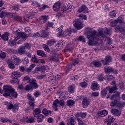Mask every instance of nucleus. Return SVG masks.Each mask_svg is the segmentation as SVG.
I'll return each mask as SVG.
<instances>
[{
  "label": "nucleus",
  "mask_w": 125,
  "mask_h": 125,
  "mask_svg": "<svg viewBox=\"0 0 125 125\" xmlns=\"http://www.w3.org/2000/svg\"><path fill=\"white\" fill-rule=\"evenodd\" d=\"M86 37L88 40V44L90 46L99 45V38L97 36V31L92 29H89L87 31Z\"/></svg>",
  "instance_id": "1"
},
{
  "label": "nucleus",
  "mask_w": 125,
  "mask_h": 125,
  "mask_svg": "<svg viewBox=\"0 0 125 125\" xmlns=\"http://www.w3.org/2000/svg\"><path fill=\"white\" fill-rule=\"evenodd\" d=\"M124 23V19H123V17H119L117 20L111 21L110 22V24H111L112 27H115V26H116L115 27V30H117V31H120L123 34V35H125V26L124 27H122V25H123V23Z\"/></svg>",
  "instance_id": "2"
},
{
  "label": "nucleus",
  "mask_w": 125,
  "mask_h": 125,
  "mask_svg": "<svg viewBox=\"0 0 125 125\" xmlns=\"http://www.w3.org/2000/svg\"><path fill=\"white\" fill-rule=\"evenodd\" d=\"M3 91L4 92L3 94V96L7 97L9 96L10 98H12L14 97L17 98L18 94L17 92L15 91L14 88L10 85H4L3 87Z\"/></svg>",
  "instance_id": "3"
},
{
  "label": "nucleus",
  "mask_w": 125,
  "mask_h": 125,
  "mask_svg": "<svg viewBox=\"0 0 125 125\" xmlns=\"http://www.w3.org/2000/svg\"><path fill=\"white\" fill-rule=\"evenodd\" d=\"M29 83V84H27L24 88L25 90H26V91L29 92L30 90H33L34 88L37 89L39 87V85H38L36 79H30Z\"/></svg>",
  "instance_id": "4"
},
{
  "label": "nucleus",
  "mask_w": 125,
  "mask_h": 125,
  "mask_svg": "<svg viewBox=\"0 0 125 125\" xmlns=\"http://www.w3.org/2000/svg\"><path fill=\"white\" fill-rule=\"evenodd\" d=\"M31 48V44L29 43H25L23 46L19 47L18 51L19 55H24L26 54V49L30 50Z\"/></svg>",
  "instance_id": "5"
},
{
  "label": "nucleus",
  "mask_w": 125,
  "mask_h": 125,
  "mask_svg": "<svg viewBox=\"0 0 125 125\" xmlns=\"http://www.w3.org/2000/svg\"><path fill=\"white\" fill-rule=\"evenodd\" d=\"M83 20L81 19H78L74 21V26L78 30H81L83 27Z\"/></svg>",
  "instance_id": "6"
},
{
  "label": "nucleus",
  "mask_w": 125,
  "mask_h": 125,
  "mask_svg": "<svg viewBox=\"0 0 125 125\" xmlns=\"http://www.w3.org/2000/svg\"><path fill=\"white\" fill-rule=\"evenodd\" d=\"M53 24H54L53 23L50 21H48L46 23L45 25V29L41 31V34L43 38H46V37H47V34H46V31L48 30L49 27H52V26H53Z\"/></svg>",
  "instance_id": "7"
},
{
  "label": "nucleus",
  "mask_w": 125,
  "mask_h": 125,
  "mask_svg": "<svg viewBox=\"0 0 125 125\" xmlns=\"http://www.w3.org/2000/svg\"><path fill=\"white\" fill-rule=\"evenodd\" d=\"M27 99L29 100V106L31 107V109H34V107L35 106V98L32 97L31 94H28L27 95Z\"/></svg>",
  "instance_id": "8"
},
{
  "label": "nucleus",
  "mask_w": 125,
  "mask_h": 125,
  "mask_svg": "<svg viewBox=\"0 0 125 125\" xmlns=\"http://www.w3.org/2000/svg\"><path fill=\"white\" fill-rule=\"evenodd\" d=\"M62 29H63V27L61 26L59 28L57 29V31H58V34L59 36H62L63 35V34H64V36H70L71 35V31L66 30L63 33V30H62Z\"/></svg>",
  "instance_id": "9"
},
{
  "label": "nucleus",
  "mask_w": 125,
  "mask_h": 125,
  "mask_svg": "<svg viewBox=\"0 0 125 125\" xmlns=\"http://www.w3.org/2000/svg\"><path fill=\"white\" fill-rule=\"evenodd\" d=\"M12 62H14V63L17 66H18V65H20L21 63V60L19 58H18L17 57L15 56H13L11 57V60Z\"/></svg>",
  "instance_id": "10"
},
{
  "label": "nucleus",
  "mask_w": 125,
  "mask_h": 125,
  "mask_svg": "<svg viewBox=\"0 0 125 125\" xmlns=\"http://www.w3.org/2000/svg\"><path fill=\"white\" fill-rule=\"evenodd\" d=\"M22 75L18 71H14L11 73V77L12 79L17 80L18 78H20Z\"/></svg>",
  "instance_id": "11"
},
{
  "label": "nucleus",
  "mask_w": 125,
  "mask_h": 125,
  "mask_svg": "<svg viewBox=\"0 0 125 125\" xmlns=\"http://www.w3.org/2000/svg\"><path fill=\"white\" fill-rule=\"evenodd\" d=\"M31 62L36 64H41L42 63V59H38L35 55H34L31 59Z\"/></svg>",
  "instance_id": "12"
},
{
  "label": "nucleus",
  "mask_w": 125,
  "mask_h": 125,
  "mask_svg": "<svg viewBox=\"0 0 125 125\" xmlns=\"http://www.w3.org/2000/svg\"><path fill=\"white\" fill-rule=\"evenodd\" d=\"M105 71H106L107 73H113L115 75L118 74V71L117 70H114L112 67H104Z\"/></svg>",
  "instance_id": "13"
},
{
  "label": "nucleus",
  "mask_w": 125,
  "mask_h": 125,
  "mask_svg": "<svg viewBox=\"0 0 125 125\" xmlns=\"http://www.w3.org/2000/svg\"><path fill=\"white\" fill-rule=\"evenodd\" d=\"M82 105L83 108H86V107L89 105V100L87 99V98L85 97L83 99L82 101Z\"/></svg>",
  "instance_id": "14"
},
{
  "label": "nucleus",
  "mask_w": 125,
  "mask_h": 125,
  "mask_svg": "<svg viewBox=\"0 0 125 125\" xmlns=\"http://www.w3.org/2000/svg\"><path fill=\"white\" fill-rule=\"evenodd\" d=\"M34 15V14L25 15L23 16L24 20L27 22H31L32 19H33V16Z\"/></svg>",
  "instance_id": "15"
},
{
  "label": "nucleus",
  "mask_w": 125,
  "mask_h": 125,
  "mask_svg": "<svg viewBox=\"0 0 125 125\" xmlns=\"http://www.w3.org/2000/svg\"><path fill=\"white\" fill-rule=\"evenodd\" d=\"M59 57V55H58V54H54L48 58V60L50 61H58Z\"/></svg>",
  "instance_id": "16"
},
{
  "label": "nucleus",
  "mask_w": 125,
  "mask_h": 125,
  "mask_svg": "<svg viewBox=\"0 0 125 125\" xmlns=\"http://www.w3.org/2000/svg\"><path fill=\"white\" fill-rule=\"evenodd\" d=\"M112 61V58L110 56H107L105 57L104 60H102V62H103V64L104 65H107L109 62H111Z\"/></svg>",
  "instance_id": "17"
},
{
  "label": "nucleus",
  "mask_w": 125,
  "mask_h": 125,
  "mask_svg": "<svg viewBox=\"0 0 125 125\" xmlns=\"http://www.w3.org/2000/svg\"><path fill=\"white\" fill-rule=\"evenodd\" d=\"M90 66H91V67L99 68L101 67V63H100L99 61H94L90 63Z\"/></svg>",
  "instance_id": "18"
},
{
  "label": "nucleus",
  "mask_w": 125,
  "mask_h": 125,
  "mask_svg": "<svg viewBox=\"0 0 125 125\" xmlns=\"http://www.w3.org/2000/svg\"><path fill=\"white\" fill-rule=\"evenodd\" d=\"M18 30L16 31V33H17V35L19 36L20 38H21V39H24L26 40L27 38H28V36L24 32H17Z\"/></svg>",
  "instance_id": "19"
},
{
  "label": "nucleus",
  "mask_w": 125,
  "mask_h": 125,
  "mask_svg": "<svg viewBox=\"0 0 125 125\" xmlns=\"http://www.w3.org/2000/svg\"><path fill=\"white\" fill-rule=\"evenodd\" d=\"M91 88L92 90H98V88H99V85H98L96 82H93V83H92Z\"/></svg>",
  "instance_id": "20"
},
{
  "label": "nucleus",
  "mask_w": 125,
  "mask_h": 125,
  "mask_svg": "<svg viewBox=\"0 0 125 125\" xmlns=\"http://www.w3.org/2000/svg\"><path fill=\"white\" fill-rule=\"evenodd\" d=\"M73 6L70 4L67 5V7L62 8L63 11H66V12H71L73 10Z\"/></svg>",
  "instance_id": "21"
},
{
  "label": "nucleus",
  "mask_w": 125,
  "mask_h": 125,
  "mask_svg": "<svg viewBox=\"0 0 125 125\" xmlns=\"http://www.w3.org/2000/svg\"><path fill=\"white\" fill-rule=\"evenodd\" d=\"M108 87L103 89L101 92L102 97H103V98L105 97V96L107 95V92H108Z\"/></svg>",
  "instance_id": "22"
},
{
  "label": "nucleus",
  "mask_w": 125,
  "mask_h": 125,
  "mask_svg": "<svg viewBox=\"0 0 125 125\" xmlns=\"http://www.w3.org/2000/svg\"><path fill=\"white\" fill-rule=\"evenodd\" d=\"M12 62H12L11 60L8 59L7 63L8 67L9 68H10V69H14V68H15V65L13 63H12Z\"/></svg>",
  "instance_id": "23"
},
{
  "label": "nucleus",
  "mask_w": 125,
  "mask_h": 125,
  "mask_svg": "<svg viewBox=\"0 0 125 125\" xmlns=\"http://www.w3.org/2000/svg\"><path fill=\"white\" fill-rule=\"evenodd\" d=\"M47 21V17L46 16H43L41 17L40 19V22L41 24H43Z\"/></svg>",
  "instance_id": "24"
},
{
  "label": "nucleus",
  "mask_w": 125,
  "mask_h": 125,
  "mask_svg": "<svg viewBox=\"0 0 125 125\" xmlns=\"http://www.w3.org/2000/svg\"><path fill=\"white\" fill-rule=\"evenodd\" d=\"M98 114L99 116L105 117V116H107L108 115V111L105 110H104L103 111H99Z\"/></svg>",
  "instance_id": "25"
},
{
  "label": "nucleus",
  "mask_w": 125,
  "mask_h": 125,
  "mask_svg": "<svg viewBox=\"0 0 125 125\" xmlns=\"http://www.w3.org/2000/svg\"><path fill=\"white\" fill-rule=\"evenodd\" d=\"M53 8L54 11H58L60 9V3H55L53 6Z\"/></svg>",
  "instance_id": "26"
},
{
  "label": "nucleus",
  "mask_w": 125,
  "mask_h": 125,
  "mask_svg": "<svg viewBox=\"0 0 125 125\" xmlns=\"http://www.w3.org/2000/svg\"><path fill=\"white\" fill-rule=\"evenodd\" d=\"M76 117L79 118V117H81L82 119H84L86 117V112L83 113V112H79L76 114Z\"/></svg>",
  "instance_id": "27"
},
{
  "label": "nucleus",
  "mask_w": 125,
  "mask_h": 125,
  "mask_svg": "<svg viewBox=\"0 0 125 125\" xmlns=\"http://www.w3.org/2000/svg\"><path fill=\"white\" fill-rule=\"evenodd\" d=\"M85 11H86V6L84 5H82L78 10V12H79V13L85 12Z\"/></svg>",
  "instance_id": "28"
},
{
  "label": "nucleus",
  "mask_w": 125,
  "mask_h": 125,
  "mask_svg": "<svg viewBox=\"0 0 125 125\" xmlns=\"http://www.w3.org/2000/svg\"><path fill=\"white\" fill-rule=\"evenodd\" d=\"M14 18L17 21H19V22H20V23H21V24H25V21H22V18H21V17H19L18 16H15L14 17Z\"/></svg>",
  "instance_id": "29"
},
{
  "label": "nucleus",
  "mask_w": 125,
  "mask_h": 125,
  "mask_svg": "<svg viewBox=\"0 0 125 125\" xmlns=\"http://www.w3.org/2000/svg\"><path fill=\"white\" fill-rule=\"evenodd\" d=\"M24 123H27V124L35 123V119L33 118H30L28 119V117L25 118V121H24Z\"/></svg>",
  "instance_id": "30"
},
{
  "label": "nucleus",
  "mask_w": 125,
  "mask_h": 125,
  "mask_svg": "<svg viewBox=\"0 0 125 125\" xmlns=\"http://www.w3.org/2000/svg\"><path fill=\"white\" fill-rule=\"evenodd\" d=\"M67 125H75L76 123H75V120H74V117H71L68 119Z\"/></svg>",
  "instance_id": "31"
},
{
  "label": "nucleus",
  "mask_w": 125,
  "mask_h": 125,
  "mask_svg": "<svg viewBox=\"0 0 125 125\" xmlns=\"http://www.w3.org/2000/svg\"><path fill=\"white\" fill-rule=\"evenodd\" d=\"M111 111L113 115H114L115 116H120V115H121V112L118 109H112Z\"/></svg>",
  "instance_id": "32"
},
{
  "label": "nucleus",
  "mask_w": 125,
  "mask_h": 125,
  "mask_svg": "<svg viewBox=\"0 0 125 125\" xmlns=\"http://www.w3.org/2000/svg\"><path fill=\"white\" fill-rule=\"evenodd\" d=\"M55 42H56V41H55L54 39H51V40H48L47 42V45H48V46H51L53 45V44H54Z\"/></svg>",
  "instance_id": "33"
},
{
  "label": "nucleus",
  "mask_w": 125,
  "mask_h": 125,
  "mask_svg": "<svg viewBox=\"0 0 125 125\" xmlns=\"http://www.w3.org/2000/svg\"><path fill=\"white\" fill-rule=\"evenodd\" d=\"M54 102L57 104H59L61 106H64V104H65L64 101L62 100H58V99H56L54 101Z\"/></svg>",
  "instance_id": "34"
},
{
  "label": "nucleus",
  "mask_w": 125,
  "mask_h": 125,
  "mask_svg": "<svg viewBox=\"0 0 125 125\" xmlns=\"http://www.w3.org/2000/svg\"><path fill=\"white\" fill-rule=\"evenodd\" d=\"M33 110V115L34 117H36V115H39V114H41V109L40 108H36L34 110V108L32 109Z\"/></svg>",
  "instance_id": "35"
},
{
  "label": "nucleus",
  "mask_w": 125,
  "mask_h": 125,
  "mask_svg": "<svg viewBox=\"0 0 125 125\" xmlns=\"http://www.w3.org/2000/svg\"><path fill=\"white\" fill-rule=\"evenodd\" d=\"M37 55H38L39 56H42V57H45L46 56V55L44 54V52L43 51H42L41 50H38L37 51Z\"/></svg>",
  "instance_id": "36"
},
{
  "label": "nucleus",
  "mask_w": 125,
  "mask_h": 125,
  "mask_svg": "<svg viewBox=\"0 0 125 125\" xmlns=\"http://www.w3.org/2000/svg\"><path fill=\"white\" fill-rule=\"evenodd\" d=\"M37 119L38 123H42V120L44 119V116L42 114H40L37 117Z\"/></svg>",
  "instance_id": "37"
},
{
  "label": "nucleus",
  "mask_w": 125,
  "mask_h": 125,
  "mask_svg": "<svg viewBox=\"0 0 125 125\" xmlns=\"http://www.w3.org/2000/svg\"><path fill=\"white\" fill-rule=\"evenodd\" d=\"M69 51H72V47H71V44H68L64 48V52H69Z\"/></svg>",
  "instance_id": "38"
},
{
  "label": "nucleus",
  "mask_w": 125,
  "mask_h": 125,
  "mask_svg": "<svg viewBox=\"0 0 125 125\" xmlns=\"http://www.w3.org/2000/svg\"><path fill=\"white\" fill-rule=\"evenodd\" d=\"M97 79L98 81H99L100 82H102L103 81V80H105V76H104L103 74H100L97 76Z\"/></svg>",
  "instance_id": "39"
},
{
  "label": "nucleus",
  "mask_w": 125,
  "mask_h": 125,
  "mask_svg": "<svg viewBox=\"0 0 125 125\" xmlns=\"http://www.w3.org/2000/svg\"><path fill=\"white\" fill-rule=\"evenodd\" d=\"M75 104V102L73 100H68L67 101L66 104L67 106H69V107L71 106H73Z\"/></svg>",
  "instance_id": "40"
},
{
  "label": "nucleus",
  "mask_w": 125,
  "mask_h": 125,
  "mask_svg": "<svg viewBox=\"0 0 125 125\" xmlns=\"http://www.w3.org/2000/svg\"><path fill=\"white\" fill-rule=\"evenodd\" d=\"M68 91L70 93H74L75 91V86L74 85H70L68 88Z\"/></svg>",
  "instance_id": "41"
},
{
  "label": "nucleus",
  "mask_w": 125,
  "mask_h": 125,
  "mask_svg": "<svg viewBox=\"0 0 125 125\" xmlns=\"http://www.w3.org/2000/svg\"><path fill=\"white\" fill-rule=\"evenodd\" d=\"M120 94H121V93L120 92H117L116 94L113 95L111 97L110 99L111 100H113V99H115V98H117V97H120Z\"/></svg>",
  "instance_id": "42"
},
{
  "label": "nucleus",
  "mask_w": 125,
  "mask_h": 125,
  "mask_svg": "<svg viewBox=\"0 0 125 125\" xmlns=\"http://www.w3.org/2000/svg\"><path fill=\"white\" fill-rule=\"evenodd\" d=\"M0 120L2 123H7V122H8V123H12L11 120H9V119H5L3 117H1L0 118Z\"/></svg>",
  "instance_id": "43"
},
{
  "label": "nucleus",
  "mask_w": 125,
  "mask_h": 125,
  "mask_svg": "<svg viewBox=\"0 0 125 125\" xmlns=\"http://www.w3.org/2000/svg\"><path fill=\"white\" fill-rule=\"evenodd\" d=\"M71 69H72V64H68L65 68V73L68 74V72H69V71H70Z\"/></svg>",
  "instance_id": "44"
},
{
  "label": "nucleus",
  "mask_w": 125,
  "mask_h": 125,
  "mask_svg": "<svg viewBox=\"0 0 125 125\" xmlns=\"http://www.w3.org/2000/svg\"><path fill=\"white\" fill-rule=\"evenodd\" d=\"M117 90V87L114 86L111 88L108 87V91L109 93H113L114 91H116Z\"/></svg>",
  "instance_id": "45"
},
{
  "label": "nucleus",
  "mask_w": 125,
  "mask_h": 125,
  "mask_svg": "<svg viewBox=\"0 0 125 125\" xmlns=\"http://www.w3.org/2000/svg\"><path fill=\"white\" fill-rule=\"evenodd\" d=\"M8 45L14 46V45H16V42L14 41V40H10L8 42Z\"/></svg>",
  "instance_id": "46"
},
{
  "label": "nucleus",
  "mask_w": 125,
  "mask_h": 125,
  "mask_svg": "<svg viewBox=\"0 0 125 125\" xmlns=\"http://www.w3.org/2000/svg\"><path fill=\"white\" fill-rule=\"evenodd\" d=\"M8 34H3L1 37V39H2L4 41H8Z\"/></svg>",
  "instance_id": "47"
},
{
  "label": "nucleus",
  "mask_w": 125,
  "mask_h": 125,
  "mask_svg": "<svg viewBox=\"0 0 125 125\" xmlns=\"http://www.w3.org/2000/svg\"><path fill=\"white\" fill-rule=\"evenodd\" d=\"M77 120L78 122V125H86L83 121L80 118H77Z\"/></svg>",
  "instance_id": "48"
},
{
  "label": "nucleus",
  "mask_w": 125,
  "mask_h": 125,
  "mask_svg": "<svg viewBox=\"0 0 125 125\" xmlns=\"http://www.w3.org/2000/svg\"><path fill=\"white\" fill-rule=\"evenodd\" d=\"M113 79H114V77L112 75L105 76V80H107V81H112V80H113Z\"/></svg>",
  "instance_id": "49"
},
{
  "label": "nucleus",
  "mask_w": 125,
  "mask_h": 125,
  "mask_svg": "<svg viewBox=\"0 0 125 125\" xmlns=\"http://www.w3.org/2000/svg\"><path fill=\"white\" fill-rule=\"evenodd\" d=\"M84 37L83 36H80L78 38L77 40L79 41V42H85V40Z\"/></svg>",
  "instance_id": "50"
},
{
  "label": "nucleus",
  "mask_w": 125,
  "mask_h": 125,
  "mask_svg": "<svg viewBox=\"0 0 125 125\" xmlns=\"http://www.w3.org/2000/svg\"><path fill=\"white\" fill-rule=\"evenodd\" d=\"M33 68H35V64H32L30 65V66L26 69V71L27 72H31V71H32V69Z\"/></svg>",
  "instance_id": "51"
},
{
  "label": "nucleus",
  "mask_w": 125,
  "mask_h": 125,
  "mask_svg": "<svg viewBox=\"0 0 125 125\" xmlns=\"http://www.w3.org/2000/svg\"><path fill=\"white\" fill-rule=\"evenodd\" d=\"M117 103H118V100H117L116 99H115L113 101H112L110 103V106L111 107H114V106H115V105H117Z\"/></svg>",
  "instance_id": "52"
},
{
  "label": "nucleus",
  "mask_w": 125,
  "mask_h": 125,
  "mask_svg": "<svg viewBox=\"0 0 125 125\" xmlns=\"http://www.w3.org/2000/svg\"><path fill=\"white\" fill-rule=\"evenodd\" d=\"M110 32H111V28L109 29L107 28V27L105 28L104 30V34H105L106 35H109V34H110Z\"/></svg>",
  "instance_id": "53"
},
{
  "label": "nucleus",
  "mask_w": 125,
  "mask_h": 125,
  "mask_svg": "<svg viewBox=\"0 0 125 125\" xmlns=\"http://www.w3.org/2000/svg\"><path fill=\"white\" fill-rule=\"evenodd\" d=\"M97 35L98 36V38L99 37H105V36H104V34H103V31L102 30L99 31L98 34Z\"/></svg>",
  "instance_id": "54"
},
{
  "label": "nucleus",
  "mask_w": 125,
  "mask_h": 125,
  "mask_svg": "<svg viewBox=\"0 0 125 125\" xmlns=\"http://www.w3.org/2000/svg\"><path fill=\"white\" fill-rule=\"evenodd\" d=\"M109 16L110 17H111V18H113V17H115L116 16V13L115 12V11H112L109 13Z\"/></svg>",
  "instance_id": "55"
},
{
  "label": "nucleus",
  "mask_w": 125,
  "mask_h": 125,
  "mask_svg": "<svg viewBox=\"0 0 125 125\" xmlns=\"http://www.w3.org/2000/svg\"><path fill=\"white\" fill-rule=\"evenodd\" d=\"M42 47L45 51H49V48H48V46H47L46 44H43L42 45Z\"/></svg>",
  "instance_id": "56"
},
{
  "label": "nucleus",
  "mask_w": 125,
  "mask_h": 125,
  "mask_svg": "<svg viewBox=\"0 0 125 125\" xmlns=\"http://www.w3.org/2000/svg\"><path fill=\"white\" fill-rule=\"evenodd\" d=\"M30 80H35V79L30 78L28 76H25L24 77L23 81H24V82H26V81H28V83H30Z\"/></svg>",
  "instance_id": "57"
},
{
  "label": "nucleus",
  "mask_w": 125,
  "mask_h": 125,
  "mask_svg": "<svg viewBox=\"0 0 125 125\" xmlns=\"http://www.w3.org/2000/svg\"><path fill=\"white\" fill-rule=\"evenodd\" d=\"M22 61L25 65L29 63V60L26 57H24V59H22Z\"/></svg>",
  "instance_id": "58"
},
{
  "label": "nucleus",
  "mask_w": 125,
  "mask_h": 125,
  "mask_svg": "<svg viewBox=\"0 0 125 125\" xmlns=\"http://www.w3.org/2000/svg\"><path fill=\"white\" fill-rule=\"evenodd\" d=\"M53 107L55 111H57L58 110L57 109V107H58V105H57V103H55V102H54L53 103Z\"/></svg>",
  "instance_id": "59"
},
{
  "label": "nucleus",
  "mask_w": 125,
  "mask_h": 125,
  "mask_svg": "<svg viewBox=\"0 0 125 125\" xmlns=\"http://www.w3.org/2000/svg\"><path fill=\"white\" fill-rule=\"evenodd\" d=\"M79 17L80 18V19H82V21L83 19H84V20H86V16H85V15H83V14H80L79 15Z\"/></svg>",
  "instance_id": "60"
},
{
  "label": "nucleus",
  "mask_w": 125,
  "mask_h": 125,
  "mask_svg": "<svg viewBox=\"0 0 125 125\" xmlns=\"http://www.w3.org/2000/svg\"><path fill=\"white\" fill-rule=\"evenodd\" d=\"M12 9L13 10H16V11H18V10H19L20 8H19V6L16 5L15 6H12Z\"/></svg>",
  "instance_id": "61"
},
{
  "label": "nucleus",
  "mask_w": 125,
  "mask_h": 125,
  "mask_svg": "<svg viewBox=\"0 0 125 125\" xmlns=\"http://www.w3.org/2000/svg\"><path fill=\"white\" fill-rule=\"evenodd\" d=\"M79 59H76L73 61L72 64H73L74 66H76V65L79 63Z\"/></svg>",
  "instance_id": "62"
},
{
  "label": "nucleus",
  "mask_w": 125,
  "mask_h": 125,
  "mask_svg": "<svg viewBox=\"0 0 125 125\" xmlns=\"http://www.w3.org/2000/svg\"><path fill=\"white\" fill-rule=\"evenodd\" d=\"M6 57V54H5V53L4 52H2L0 54V58H2L3 59H4V58H5Z\"/></svg>",
  "instance_id": "63"
},
{
  "label": "nucleus",
  "mask_w": 125,
  "mask_h": 125,
  "mask_svg": "<svg viewBox=\"0 0 125 125\" xmlns=\"http://www.w3.org/2000/svg\"><path fill=\"white\" fill-rule=\"evenodd\" d=\"M63 46V41H61L59 42L57 44V46L58 47H60V46Z\"/></svg>",
  "instance_id": "64"
}]
</instances>
